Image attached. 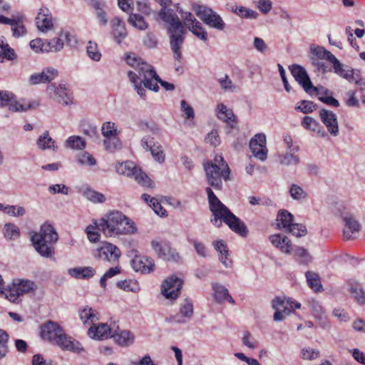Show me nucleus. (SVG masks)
<instances>
[{"instance_id": "4", "label": "nucleus", "mask_w": 365, "mask_h": 365, "mask_svg": "<svg viewBox=\"0 0 365 365\" xmlns=\"http://www.w3.org/2000/svg\"><path fill=\"white\" fill-rule=\"evenodd\" d=\"M319 58L326 59L332 64L334 72L349 82H354L356 85H361V78L359 71H356L347 65L341 63L331 52L324 47H314L312 49Z\"/></svg>"}, {"instance_id": "5", "label": "nucleus", "mask_w": 365, "mask_h": 365, "mask_svg": "<svg viewBox=\"0 0 365 365\" xmlns=\"http://www.w3.org/2000/svg\"><path fill=\"white\" fill-rule=\"evenodd\" d=\"M203 167L208 184L215 190L222 189V180L230 179V170L221 155L216 156L214 162H205Z\"/></svg>"}, {"instance_id": "64", "label": "nucleus", "mask_w": 365, "mask_h": 365, "mask_svg": "<svg viewBox=\"0 0 365 365\" xmlns=\"http://www.w3.org/2000/svg\"><path fill=\"white\" fill-rule=\"evenodd\" d=\"M48 190L52 194L61 193L63 195H68L69 187H68L63 184H56L51 185L48 187Z\"/></svg>"}, {"instance_id": "14", "label": "nucleus", "mask_w": 365, "mask_h": 365, "mask_svg": "<svg viewBox=\"0 0 365 365\" xmlns=\"http://www.w3.org/2000/svg\"><path fill=\"white\" fill-rule=\"evenodd\" d=\"M289 69L293 77L307 93H311L312 91H317L318 90L317 87L313 86L306 70L302 66L294 64L291 66Z\"/></svg>"}, {"instance_id": "12", "label": "nucleus", "mask_w": 365, "mask_h": 365, "mask_svg": "<svg viewBox=\"0 0 365 365\" xmlns=\"http://www.w3.org/2000/svg\"><path fill=\"white\" fill-rule=\"evenodd\" d=\"M182 279L173 274L165 279L161 285V294L165 298L171 301L175 300L182 286Z\"/></svg>"}, {"instance_id": "46", "label": "nucleus", "mask_w": 365, "mask_h": 365, "mask_svg": "<svg viewBox=\"0 0 365 365\" xmlns=\"http://www.w3.org/2000/svg\"><path fill=\"white\" fill-rule=\"evenodd\" d=\"M21 294L15 282L9 287L6 292V297L11 302L18 303L21 299Z\"/></svg>"}, {"instance_id": "31", "label": "nucleus", "mask_w": 365, "mask_h": 365, "mask_svg": "<svg viewBox=\"0 0 365 365\" xmlns=\"http://www.w3.org/2000/svg\"><path fill=\"white\" fill-rule=\"evenodd\" d=\"M128 76L129 78L130 81L133 84L135 89L136 90L138 94L140 97H144L145 96L146 91L145 89V86L143 84L144 78L140 75H137L135 72L130 71L128 73Z\"/></svg>"}, {"instance_id": "62", "label": "nucleus", "mask_w": 365, "mask_h": 365, "mask_svg": "<svg viewBox=\"0 0 365 365\" xmlns=\"http://www.w3.org/2000/svg\"><path fill=\"white\" fill-rule=\"evenodd\" d=\"M297 108L304 113H309L316 109V105L312 101H302Z\"/></svg>"}, {"instance_id": "48", "label": "nucleus", "mask_w": 365, "mask_h": 365, "mask_svg": "<svg viewBox=\"0 0 365 365\" xmlns=\"http://www.w3.org/2000/svg\"><path fill=\"white\" fill-rule=\"evenodd\" d=\"M17 18L20 19L19 22L11 26L12 35L15 38H20L26 34V29L23 24L24 16L22 15H17Z\"/></svg>"}, {"instance_id": "56", "label": "nucleus", "mask_w": 365, "mask_h": 365, "mask_svg": "<svg viewBox=\"0 0 365 365\" xmlns=\"http://www.w3.org/2000/svg\"><path fill=\"white\" fill-rule=\"evenodd\" d=\"M58 234L54 227L47 224V245H53L58 242Z\"/></svg>"}, {"instance_id": "13", "label": "nucleus", "mask_w": 365, "mask_h": 365, "mask_svg": "<svg viewBox=\"0 0 365 365\" xmlns=\"http://www.w3.org/2000/svg\"><path fill=\"white\" fill-rule=\"evenodd\" d=\"M250 148L253 155L264 161L267 158L268 150L266 147V136L264 133L256 134L250 142Z\"/></svg>"}, {"instance_id": "7", "label": "nucleus", "mask_w": 365, "mask_h": 365, "mask_svg": "<svg viewBox=\"0 0 365 365\" xmlns=\"http://www.w3.org/2000/svg\"><path fill=\"white\" fill-rule=\"evenodd\" d=\"M158 16L163 22L169 26L168 31L170 34V46L182 45L184 41L185 29L174 11L168 9L166 6H163L158 12Z\"/></svg>"}, {"instance_id": "28", "label": "nucleus", "mask_w": 365, "mask_h": 365, "mask_svg": "<svg viewBox=\"0 0 365 365\" xmlns=\"http://www.w3.org/2000/svg\"><path fill=\"white\" fill-rule=\"evenodd\" d=\"M68 273L76 279H88L95 274L96 271L91 267H78L69 269Z\"/></svg>"}, {"instance_id": "50", "label": "nucleus", "mask_w": 365, "mask_h": 365, "mask_svg": "<svg viewBox=\"0 0 365 365\" xmlns=\"http://www.w3.org/2000/svg\"><path fill=\"white\" fill-rule=\"evenodd\" d=\"M9 335L3 329H0V359L6 356L8 352Z\"/></svg>"}, {"instance_id": "27", "label": "nucleus", "mask_w": 365, "mask_h": 365, "mask_svg": "<svg viewBox=\"0 0 365 365\" xmlns=\"http://www.w3.org/2000/svg\"><path fill=\"white\" fill-rule=\"evenodd\" d=\"M302 126L306 130L317 133L322 138L327 135L323 127L312 117L304 116L302 121Z\"/></svg>"}, {"instance_id": "2", "label": "nucleus", "mask_w": 365, "mask_h": 365, "mask_svg": "<svg viewBox=\"0 0 365 365\" xmlns=\"http://www.w3.org/2000/svg\"><path fill=\"white\" fill-rule=\"evenodd\" d=\"M205 191L208 196L210 209L215 217L212 222L220 227L223 220L232 231L242 237L247 236L248 230L245 223L222 203L210 187H207Z\"/></svg>"}, {"instance_id": "10", "label": "nucleus", "mask_w": 365, "mask_h": 365, "mask_svg": "<svg viewBox=\"0 0 365 365\" xmlns=\"http://www.w3.org/2000/svg\"><path fill=\"white\" fill-rule=\"evenodd\" d=\"M47 95L58 103L69 106L73 103V92L65 83L47 84Z\"/></svg>"}, {"instance_id": "35", "label": "nucleus", "mask_w": 365, "mask_h": 365, "mask_svg": "<svg viewBox=\"0 0 365 365\" xmlns=\"http://www.w3.org/2000/svg\"><path fill=\"white\" fill-rule=\"evenodd\" d=\"M309 287L315 292L322 289L320 278L318 274L312 272H307L305 274Z\"/></svg>"}, {"instance_id": "40", "label": "nucleus", "mask_w": 365, "mask_h": 365, "mask_svg": "<svg viewBox=\"0 0 365 365\" xmlns=\"http://www.w3.org/2000/svg\"><path fill=\"white\" fill-rule=\"evenodd\" d=\"M105 149L110 153H113L121 148V142L118 135L106 138L103 140Z\"/></svg>"}, {"instance_id": "38", "label": "nucleus", "mask_w": 365, "mask_h": 365, "mask_svg": "<svg viewBox=\"0 0 365 365\" xmlns=\"http://www.w3.org/2000/svg\"><path fill=\"white\" fill-rule=\"evenodd\" d=\"M4 235L9 240H16L20 236V230L14 224L7 223L4 227Z\"/></svg>"}, {"instance_id": "15", "label": "nucleus", "mask_w": 365, "mask_h": 365, "mask_svg": "<svg viewBox=\"0 0 365 365\" xmlns=\"http://www.w3.org/2000/svg\"><path fill=\"white\" fill-rule=\"evenodd\" d=\"M319 114L322 122L324 124L330 135L334 137L337 136L339 134V128L336 115L326 109H321Z\"/></svg>"}, {"instance_id": "17", "label": "nucleus", "mask_w": 365, "mask_h": 365, "mask_svg": "<svg viewBox=\"0 0 365 365\" xmlns=\"http://www.w3.org/2000/svg\"><path fill=\"white\" fill-rule=\"evenodd\" d=\"M98 257L103 260L108 262H115L120 256L119 248L113 244L106 242L98 249Z\"/></svg>"}, {"instance_id": "19", "label": "nucleus", "mask_w": 365, "mask_h": 365, "mask_svg": "<svg viewBox=\"0 0 365 365\" xmlns=\"http://www.w3.org/2000/svg\"><path fill=\"white\" fill-rule=\"evenodd\" d=\"M151 246L159 257H161L165 260H171L175 259V250L170 247L168 242L164 241L158 242L153 240L151 242Z\"/></svg>"}, {"instance_id": "20", "label": "nucleus", "mask_w": 365, "mask_h": 365, "mask_svg": "<svg viewBox=\"0 0 365 365\" xmlns=\"http://www.w3.org/2000/svg\"><path fill=\"white\" fill-rule=\"evenodd\" d=\"M216 112L218 119L225 122L232 128H236L237 120L232 110L223 103H219L217 106Z\"/></svg>"}, {"instance_id": "8", "label": "nucleus", "mask_w": 365, "mask_h": 365, "mask_svg": "<svg viewBox=\"0 0 365 365\" xmlns=\"http://www.w3.org/2000/svg\"><path fill=\"white\" fill-rule=\"evenodd\" d=\"M115 170L120 175L134 178L142 186L153 187V182L148 176L132 161L118 163L115 165Z\"/></svg>"}, {"instance_id": "44", "label": "nucleus", "mask_w": 365, "mask_h": 365, "mask_svg": "<svg viewBox=\"0 0 365 365\" xmlns=\"http://www.w3.org/2000/svg\"><path fill=\"white\" fill-rule=\"evenodd\" d=\"M232 11L242 18L256 19L258 16L257 11L243 6H235Z\"/></svg>"}, {"instance_id": "42", "label": "nucleus", "mask_w": 365, "mask_h": 365, "mask_svg": "<svg viewBox=\"0 0 365 365\" xmlns=\"http://www.w3.org/2000/svg\"><path fill=\"white\" fill-rule=\"evenodd\" d=\"M350 293L358 304H365V292L359 284H352L350 288Z\"/></svg>"}, {"instance_id": "47", "label": "nucleus", "mask_w": 365, "mask_h": 365, "mask_svg": "<svg viewBox=\"0 0 365 365\" xmlns=\"http://www.w3.org/2000/svg\"><path fill=\"white\" fill-rule=\"evenodd\" d=\"M294 253L300 264H308L312 260V257L309 255L307 250L303 247L296 248Z\"/></svg>"}, {"instance_id": "21", "label": "nucleus", "mask_w": 365, "mask_h": 365, "mask_svg": "<svg viewBox=\"0 0 365 365\" xmlns=\"http://www.w3.org/2000/svg\"><path fill=\"white\" fill-rule=\"evenodd\" d=\"M141 144L144 148L149 150L153 157L159 163L165 160V155L160 145H156L153 141V138L145 136L141 140Z\"/></svg>"}, {"instance_id": "51", "label": "nucleus", "mask_w": 365, "mask_h": 365, "mask_svg": "<svg viewBox=\"0 0 365 365\" xmlns=\"http://www.w3.org/2000/svg\"><path fill=\"white\" fill-rule=\"evenodd\" d=\"M21 296L29 292L34 289V282L29 280H17L14 281Z\"/></svg>"}, {"instance_id": "60", "label": "nucleus", "mask_w": 365, "mask_h": 365, "mask_svg": "<svg viewBox=\"0 0 365 365\" xmlns=\"http://www.w3.org/2000/svg\"><path fill=\"white\" fill-rule=\"evenodd\" d=\"M120 273V268L118 267L110 268L101 278L100 284L102 287L106 286V280L117 274Z\"/></svg>"}, {"instance_id": "6", "label": "nucleus", "mask_w": 365, "mask_h": 365, "mask_svg": "<svg viewBox=\"0 0 365 365\" xmlns=\"http://www.w3.org/2000/svg\"><path fill=\"white\" fill-rule=\"evenodd\" d=\"M47 341L58 345L61 349L80 353L83 350L81 343L67 336L62 327L53 321H47Z\"/></svg>"}, {"instance_id": "34", "label": "nucleus", "mask_w": 365, "mask_h": 365, "mask_svg": "<svg viewBox=\"0 0 365 365\" xmlns=\"http://www.w3.org/2000/svg\"><path fill=\"white\" fill-rule=\"evenodd\" d=\"M277 221L278 227L287 231L293 223V215L288 211L282 210L278 212Z\"/></svg>"}, {"instance_id": "55", "label": "nucleus", "mask_w": 365, "mask_h": 365, "mask_svg": "<svg viewBox=\"0 0 365 365\" xmlns=\"http://www.w3.org/2000/svg\"><path fill=\"white\" fill-rule=\"evenodd\" d=\"M16 57V53L11 47H0V61L4 59L13 60Z\"/></svg>"}, {"instance_id": "52", "label": "nucleus", "mask_w": 365, "mask_h": 365, "mask_svg": "<svg viewBox=\"0 0 365 365\" xmlns=\"http://www.w3.org/2000/svg\"><path fill=\"white\" fill-rule=\"evenodd\" d=\"M286 232L292 234L294 236L299 237L304 236L307 234V229L306 227L302 224L292 223Z\"/></svg>"}, {"instance_id": "53", "label": "nucleus", "mask_w": 365, "mask_h": 365, "mask_svg": "<svg viewBox=\"0 0 365 365\" xmlns=\"http://www.w3.org/2000/svg\"><path fill=\"white\" fill-rule=\"evenodd\" d=\"M86 196L90 201L95 203H102L106 201L104 195L95 190H87L86 192Z\"/></svg>"}, {"instance_id": "29", "label": "nucleus", "mask_w": 365, "mask_h": 365, "mask_svg": "<svg viewBox=\"0 0 365 365\" xmlns=\"http://www.w3.org/2000/svg\"><path fill=\"white\" fill-rule=\"evenodd\" d=\"M215 249L219 252V259L220 262L226 267H230L232 264V259H230L228 255V249L227 245L222 240H217L213 242Z\"/></svg>"}, {"instance_id": "3", "label": "nucleus", "mask_w": 365, "mask_h": 365, "mask_svg": "<svg viewBox=\"0 0 365 365\" xmlns=\"http://www.w3.org/2000/svg\"><path fill=\"white\" fill-rule=\"evenodd\" d=\"M124 60L128 65L135 68L138 73L144 78L143 84L146 88L157 92L159 87L157 83L167 91H173L175 86L167 81H163L156 73L154 68L143 61L135 53H127L125 54Z\"/></svg>"}, {"instance_id": "25", "label": "nucleus", "mask_w": 365, "mask_h": 365, "mask_svg": "<svg viewBox=\"0 0 365 365\" xmlns=\"http://www.w3.org/2000/svg\"><path fill=\"white\" fill-rule=\"evenodd\" d=\"M41 231L42 233L31 232L30 238L35 250L42 256H46V232L43 231V226Z\"/></svg>"}, {"instance_id": "58", "label": "nucleus", "mask_w": 365, "mask_h": 365, "mask_svg": "<svg viewBox=\"0 0 365 365\" xmlns=\"http://www.w3.org/2000/svg\"><path fill=\"white\" fill-rule=\"evenodd\" d=\"M189 242L192 243L195 247V250L198 255L206 257H207V250L203 243L197 241V240L188 239Z\"/></svg>"}, {"instance_id": "9", "label": "nucleus", "mask_w": 365, "mask_h": 365, "mask_svg": "<svg viewBox=\"0 0 365 365\" xmlns=\"http://www.w3.org/2000/svg\"><path fill=\"white\" fill-rule=\"evenodd\" d=\"M196 15L207 26L217 31H223L226 24L217 13L212 9L202 5H197L194 8Z\"/></svg>"}, {"instance_id": "43", "label": "nucleus", "mask_w": 365, "mask_h": 365, "mask_svg": "<svg viewBox=\"0 0 365 365\" xmlns=\"http://www.w3.org/2000/svg\"><path fill=\"white\" fill-rule=\"evenodd\" d=\"M279 162L282 165H297L299 163V158L297 155L287 153L279 156Z\"/></svg>"}, {"instance_id": "36", "label": "nucleus", "mask_w": 365, "mask_h": 365, "mask_svg": "<svg viewBox=\"0 0 365 365\" xmlns=\"http://www.w3.org/2000/svg\"><path fill=\"white\" fill-rule=\"evenodd\" d=\"M86 146V141L78 135L70 136L66 141V147L73 150H83Z\"/></svg>"}, {"instance_id": "63", "label": "nucleus", "mask_w": 365, "mask_h": 365, "mask_svg": "<svg viewBox=\"0 0 365 365\" xmlns=\"http://www.w3.org/2000/svg\"><path fill=\"white\" fill-rule=\"evenodd\" d=\"M222 89L225 91H235L237 87L232 85V81L229 78L228 76H225L223 78L218 80Z\"/></svg>"}, {"instance_id": "33", "label": "nucleus", "mask_w": 365, "mask_h": 365, "mask_svg": "<svg viewBox=\"0 0 365 365\" xmlns=\"http://www.w3.org/2000/svg\"><path fill=\"white\" fill-rule=\"evenodd\" d=\"M113 34L118 43H120V39L127 35L126 29L124 23L118 18H115L112 21Z\"/></svg>"}, {"instance_id": "49", "label": "nucleus", "mask_w": 365, "mask_h": 365, "mask_svg": "<svg viewBox=\"0 0 365 365\" xmlns=\"http://www.w3.org/2000/svg\"><path fill=\"white\" fill-rule=\"evenodd\" d=\"M101 131L106 139L118 135V131L115 123L111 122H106L103 123L101 128Z\"/></svg>"}, {"instance_id": "26", "label": "nucleus", "mask_w": 365, "mask_h": 365, "mask_svg": "<svg viewBox=\"0 0 365 365\" xmlns=\"http://www.w3.org/2000/svg\"><path fill=\"white\" fill-rule=\"evenodd\" d=\"M271 243L284 253H290L292 249L291 241L287 237L280 234L272 235L269 237Z\"/></svg>"}, {"instance_id": "37", "label": "nucleus", "mask_w": 365, "mask_h": 365, "mask_svg": "<svg viewBox=\"0 0 365 365\" xmlns=\"http://www.w3.org/2000/svg\"><path fill=\"white\" fill-rule=\"evenodd\" d=\"M188 29L199 39L205 42L207 40L208 34L205 28L200 21H196Z\"/></svg>"}, {"instance_id": "45", "label": "nucleus", "mask_w": 365, "mask_h": 365, "mask_svg": "<svg viewBox=\"0 0 365 365\" xmlns=\"http://www.w3.org/2000/svg\"><path fill=\"white\" fill-rule=\"evenodd\" d=\"M291 197L296 200H302L307 197V192L298 185L292 184L289 188Z\"/></svg>"}, {"instance_id": "11", "label": "nucleus", "mask_w": 365, "mask_h": 365, "mask_svg": "<svg viewBox=\"0 0 365 365\" xmlns=\"http://www.w3.org/2000/svg\"><path fill=\"white\" fill-rule=\"evenodd\" d=\"M272 308L275 310L274 321H282L292 312L301 307L300 303L292 300L290 298L275 297L272 302Z\"/></svg>"}, {"instance_id": "1", "label": "nucleus", "mask_w": 365, "mask_h": 365, "mask_svg": "<svg viewBox=\"0 0 365 365\" xmlns=\"http://www.w3.org/2000/svg\"><path fill=\"white\" fill-rule=\"evenodd\" d=\"M98 230L107 237L131 235L138 232L135 223L118 210L106 212L98 219Z\"/></svg>"}, {"instance_id": "41", "label": "nucleus", "mask_w": 365, "mask_h": 365, "mask_svg": "<svg viewBox=\"0 0 365 365\" xmlns=\"http://www.w3.org/2000/svg\"><path fill=\"white\" fill-rule=\"evenodd\" d=\"M128 22L140 30H145L148 28V23L145 21L143 16L138 14H131Z\"/></svg>"}, {"instance_id": "59", "label": "nucleus", "mask_w": 365, "mask_h": 365, "mask_svg": "<svg viewBox=\"0 0 365 365\" xmlns=\"http://www.w3.org/2000/svg\"><path fill=\"white\" fill-rule=\"evenodd\" d=\"M180 313L185 317L191 318L193 314V305L190 299H185L180 308Z\"/></svg>"}, {"instance_id": "30", "label": "nucleus", "mask_w": 365, "mask_h": 365, "mask_svg": "<svg viewBox=\"0 0 365 365\" xmlns=\"http://www.w3.org/2000/svg\"><path fill=\"white\" fill-rule=\"evenodd\" d=\"M212 289L214 290V297L215 300L220 303L224 300H227L228 302L234 304L235 303L233 298L229 294L227 289L220 284H212Z\"/></svg>"}, {"instance_id": "54", "label": "nucleus", "mask_w": 365, "mask_h": 365, "mask_svg": "<svg viewBox=\"0 0 365 365\" xmlns=\"http://www.w3.org/2000/svg\"><path fill=\"white\" fill-rule=\"evenodd\" d=\"M242 341V344L249 349H254L258 346V341L248 331L244 333Z\"/></svg>"}, {"instance_id": "18", "label": "nucleus", "mask_w": 365, "mask_h": 365, "mask_svg": "<svg viewBox=\"0 0 365 365\" xmlns=\"http://www.w3.org/2000/svg\"><path fill=\"white\" fill-rule=\"evenodd\" d=\"M113 332H112L111 338L121 346H128L134 341L133 334L128 330H120L118 326L113 324Z\"/></svg>"}, {"instance_id": "22", "label": "nucleus", "mask_w": 365, "mask_h": 365, "mask_svg": "<svg viewBox=\"0 0 365 365\" xmlns=\"http://www.w3.org/2000/svg\"><path fill=\"white\" fill-rule=\"evenodd\" d=\"M132 267L136 272L150 273L154 269L153 260L145 256H135L132 259Z\"/></svg>"}, {"instance_id": "32", "label": "nucleus", "mask_w": 365, "mask_h": 365, "mask_svg": "<svg viewBox=\"0 0 365 365\" xmlns=\"http://www.w3.org/2000/svg\"><path fill=\"white\" fill-rule=\"evenodd\" d=\"M52 43L55 44L54 46H75L78 41L75 36L66 31L61 32L58 37L53 39Z\"/></svg>"}, {"instance_id": "57", "label": "nucleus", "mask_w": 365, "mask_h": 365, "mask_svg": "<svg viewBox=\"0 0 365 365\" xmlns=\"http://www.w3.org/2000/svg\"><path fill=\"white\" fill-rule=\"evenodd\" d=\"M78 162L82 165L90 166L95 165L96 164V160L93 156L87 152H84L78 156Z\"/></svg>"}, {"instance_id": "23", "label": "nucleus", "mask_w": 365, "mask_h": 365, "mask_svg": "<svg viewBox=\"0 0 365 365\" xmlns=\"http://www.w3.org/2000/svg\"><path fill=\"white\" fill-rule=\"evenodd\" d=\"M346 230H344V237L346 240L351 238V235L360 230L361 225L358 220L351 213H345L342 215Z\"/></svg>"}, {"instance_id": "39", "label": "nucleus", "mask_w": 365, "mask_h": 365, "mask_svg": "<svg viewBox=\"0 0 365 365\" xmlns=\"http://www.w3.org/2000/svg\"><path fill=\"white\" fill-rule=\"evenodd\" d=\"M98 224V220H93V224L89 225L86 229L88 238L91 242H97L100 240L101 235L98 232L99 231L98 227L97 226Z\"/></svg>"}, {"instance_id": "24", "label": "nucleus", "mask_w": 365, "mask_h": 365, "mask_svg": "<svg viewBox=\"0 0 365 365\" xmlns=\"http://www.w3.org/2000/svg\"><path fill=\"white\" fill-rule=\"evenodd\" d=\"M80 319L84 324H93L98 321V312L88 306H84L78 309Z\"/></svg>"}, {"instance_id": "61", "label": "nucleus", "mask_w": 365, "mask_h": 365, "mask_svg": "<svg viewBox=\"0 0 365 365\" xmlns=\"http://www.w3.org/2000/svg\"><path fill=\"white\" fill-rule=\"evenodd\" d=\"M36 24L39 31L44 32L46 31V14L43 9H40L36 18Z\"/></svg>"}, {"instance_id": "16", "label": "nucleus", "mask_w": 365, "mask_h": 365, "mask_svg": "<svg viewBox=\"0 0 365 365\" xmlns=\"http://www.w3.org/2000/svg\"><path fill=\"white\" fill-rule=\"evenodd\" d=\"M113 332V327L106 323H95L88 330V335L90 338L96 340H104L111 337Z\"/></svg>"}]
</instances>
